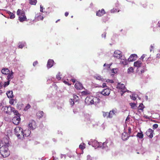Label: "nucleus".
Instances as JSON below:
<instances>
[{
    "label": "nucleus",
    "mask_w": 160,
    "mask_h": 160,
    "mask_svg": "<svg viewBox=\"0 0 160 160\" xmlns=\"http://www.w3.org/2000/svg\"><path fill=\"white\" fill-rule=\"evenodd\" d=\"M85 116H86V117H90V116L88 114V115H85Z\"/></svg>",
    "instance_id": "nucleus-57"
},
{
    "label": "nucleus",
    "mask_w": 160,
    "mask_h": 160,
    "mask_svg": "<svg viewBox=\"0 0 160 160\" xmlns=\"http://www.w3.org/2000/svg\"><path fill=\"white\" fill-rule=\"evenodd\" d=\"M144 108L145 106L143 103H140L138 107L137 108L138 111L139 112H143Z\"/></svg>",
    "instance_id": "nucleus-17"
},
{
    "label": "nucleus",
    "mask_w": 160,
    "mask_h": 160,
    "mask_svg": "<svg viewBox=\"0 0 160 160\" xmlns=\"http://www.w3.org/2000/svg\"><path fill=\"white\" fill-rule=\"evenodd\" d=\"M95 78L97 80H99L101 81H102L103 79L102 78L101 76H96Z\"/></svg>",
    "instance_id": "nucleus-38"
},
{
    "label": "nucleus",
    "mask_w": 160,
    "mask_h": 160,
    "mask_svg": "<svg viewBox=\"0 0 160 160\" xmlns=\"http://www.w3.org/2000/svg\"><path fill=\"white\" fill-rule=\"evenodd\" d=\"M130 106H131V108L133 109H136L137 108V106L134 103L131 102L129 103Z\"/></svg>",
    "instance_id": "nucleus-29"
},
{
    "label": "nucleus",
    "mask_w": 160,
    "mask_h": 160,
    "mask_svg": "<svg viewBox=\"0 0 160 160\" xmlns=\"http://www.w3.org/2000/svg\"><path fill=\"white\" fill-rule=\"evenodd\" d=\"M102 87L104 88L105 87H106V84L105 83H103L102 84Z\"/></svg>",
    "instance_id": "nucleus-50"
},
{
    "label": "nucleus",
    "mask_w": 160,
    "mask_h": 160,
    "mask_svg": "<svg viewBox=\"0 0 160 160\" xmlns=\"http://www.w3.org/2000/svg\"><path fill=\"white\" fill-rule=\"evenodd\" d=\"M17 14L19 16L18 19L20 22L27 21V18L25 14V12L22 10L18 9Z\"/></svg>",
    "instance_id": "nucleus-1"
},
{
    "label": "nucleus",
    "mask_w": 160,
    "mask_h": 160,
    "mask_svg": "<svg viewBox=\"0 0 160 160\" xmlns=\"http://www.w3.org/2000/svg\"><path fill=\"white\" fill-rule=\"evenodd\" d=\"M29 2L31 5H35L37 2V0H29Z\"/></svg>",
    "instance_id": "nucleus-30"
},
{
    "label": "nucleus",
    "mask_w": 160,
    "mask_h": 160,
    "mask_svg": "<svg viewBox=\"0 0 160 160\" xmlns=\"http://www.w3.org/2000/svg\"><path fill=\"white\" fill-rule=\"evenodd\" d=\"M158 27H160V22H158Z\"/></svg>",
    "instance_id": "nucleus-58"
},
{
    "label": "nucleus",
    "mask_w": 160,
    "mask_h": 160,
    "mask_svg": "<svg viewBox=\"0 0 160 160\" xmlns=\"http://www.w3.org/2000/svg\"><path fill=\"white\" fill-rule=\"evenodd\" d=\"M60 19H58L57 20L56 22V23H57L58 21H59Z\"/></svg>",
    "instance_id": "nucleus-59"
},
{
    "label": "nucleus",
    "mask_w": 160,
    "mask_h": 160,
    "mask_svg": "<svg viewBox=\"0 0 160 160\" xmlns=\"http://www.w3.org/2000/svg\"><path fill=\"white\" fill-rule=\"evenodd\" d=\"M82 94L83 95H87L90 94V92L88 91H84L82 92Z\"/></svg>",
    "instance_id": "nucleus-36"
},
{
    "label": "nucleus",
    "mask_w": 160,
    "mask_h": 160,
    "mask_svg": "<svg viewBox=\"0 0 160 160\" xmlns=\"http://www.w3.org/2000/svg\"><path fill=\"white\" fill-rule=\"evenodd\" d=\"M54 61L53 60L49 59L48 60L47 64V67L48 68H51L53 65Z\"/></svg>",
    "instance_id": "nucleus-21"
},
{
    "label": "nucleus",
    "mask_w": 160,
    "mask_h": 160,
    "mask_svg": "<svg viewBox=\"0 0 160 160\" xmlns=\"http://www.w3.org/2000/svg\"><path fill=\"white\" fill-rule=\"evenodd\" d=\"M38 114V116L40 118L43 116L44 113L42 111H39Z\"/></svg>",
    "instance_id": "nucleus-32"
},
{
    "label": "nucleus",
    "mask_w": 160,
    "mask_h": 160,
    "mask_svg": "<svg viewBox=\"0 0 160 160\" xmlns=\"http://www.w3.org/2000/svg\"><path fill=\"white\" fill-rule=\"evenodd\" d=\"M68 12H66L65 13V16L66 17H67L68 15Z\"/></svg>",
    "instance_id": "nucleus-51"
},
{
    "label": "nucleus",
    "mask_w": 160,
    "mask_h": 160,
    "mask_svg": "<svg viewBox=\"0 0 160 160\" xmlns=\"http://www.w3.org/2000/svg\"><path fill=\"white\" fill-rule=\"evenodd\" d=\"M117 88L120 90L121 96H122L123 94L125 92H129V91L126 89L125 85L123 83H118L117 84Z\"/></svg>",
    "instance_id": "nucleus-4"
},
{
    "label": "nucleus",
    "mask_w": 160,
    "mask_h": 160,
    "mask_svg": "<svg viewBox=\"0 0 160 160\" xmlns=\"http://www.w3.org/2000/svg\"><path fill=\"white\" fill-rule=\"evenodd\" d=\"M10 104H12L13 103V101H11L10 102Z\"/></svg>",
    "instance_id": "nucleus-56"
},
{
    "label": "nucleus",
    "mask_w": 160,
    "mask_h": 160,
    "mask_svg": "<svg viewBox=\"0 0 160 160\" xmlns=\"http://www.w3.org/2000/svg\"><path fill=\"white\" fill-rule=\"evenodd\" d=\"M111 64H106V63H105L103 65V67H106V69H108L110 68L111 66Z\"/></svg>",
    "instance_id": "nucleus-35"
},
{
    "label": "nucleus",
    "mask_w": 160,
    "mask_h": 160,
    "mask_svg": "<svg viewBox=\"0 0 160 160\" xmlns=\"http://www.w3.org/2000/svg\"><path fill=\"white\" fill-rule=\"evenodd\" d=\"M64 82L65 84H68V85H70L69 83L66 81H64Z\"/></svg>",
    "instance_id": "nucleus-54"
},
{
    "label": "nucleus",
    "mask_w": 160,
    "mask_h": 160,
    "mask_svg": "<svg viewBox=\"0 0 160 160\" xmlns=\"http://www.w3.org/2000/svg\"><path fill=\"white\" fill-rule=\"evenodd\" d=\"M1 125H0V126Z\"/></svg>",
    "instance_id": "nucleus-64"
},
{
    "label": "nucleus",
    "mask_w": 160,
    "mask_h": 160,
    "mask_svg": "<svg viewBox=\"0 0 160 160\" xmlns=\"http://www.w3.org/2000/svg\"><path fill=\"white\" fill-rule=\"evenodd\" d=\"M70 104L71 105L73 106L74 104V102L73 101V100L72 99H71L70 101Z\"/></svg>",
    "instance_id": "nucleus-43"
},
{
    "label": "nucleus",
    "mask_w": 160,
    "mask_h": 160,
    "mask_svg": "<svg viewBox=\"0 0 160 160\" xmlns=\"http://www.w3.org/2000/svg\"><path fill=\"white\" fill-rule=\"evenodd\" d=\"M143 66V64L139 61H137L135 62L134 63V66L137 67L138 68H140Z\"/></svg>",
    "instance_id": "nucleus-18"
},
{
    "label": "nucleus",
    "mask_w": 160,
    "mask_h": 160,
    "mask_svg": "<svg viewBox=\"0 0 160 160\" xmlns=\"http://www.w3.org/2000/svg\"><path fill=\"white\" fill-rule=\"evenodd\" d=\"M79 148L81 150H83L85 148V145L83 143H81L79 146Z\"/></svg>",
    "instance_id": "nucleus-31"
},
{
    "label": "nucleus",
    "mask_w": 160,
    "mask_h": 160,
    "mask_svg": "<svg viewBox=\"0 0 160 160\" xmlns=\"http://www.w3.org/2000/svg\"><path fill=\"white\" fill-rule=\"evenodd\" d=\"M144 55H143L141 57V58H142V59L143 58H144V57L143 56Z\"/></svg>",
    "instance_id": "nucleus-61"
},
{
    "label": "nucleus",
    "mask_w": 160,
    "mask_h": 160,
    "mask_svg": "<svg viewBox=\"0 0 160 160\" xmlns=\"http://www.w3.org/2000/svg\"><path fill=\"white\" fill-rule=\"evenodd\" d=\"M145 66L144 65L142 66V67L140 68H138L137 69V72L139 75H141L145 71Z\"/></svg>",
    "instance_id": "nucleus-12"
},
{
    "label": "nucleus",
    "mask_w": 160,
    "mask_h": 160,
    "mask_svg": "<svg viewBox=\"0 0 160 160\" xmlns=\"http://www.w3.org/2000/svg\"><path fill=\"white\" fill-rule=\"evenodd\" d=\"M113 56L115 57H116L118 58L121 59H122L121 58L122 57V55L121 52L119 50H117L114 51Z\"/></svg>",
    "instance_id": "nucleus-11"
},
{
    "label": "nucleus",
    "mask_w": 160,
    "mask_h": 160,
    "mask_svg": "<svg viewBox=\"0 0 160 160\" xmlns=\"http://www.w3.org/2000/svg\"><path fill=\"white\" fill-rule=\"evenodd\" d=\"M158 127V125L157 124H155L153 125V129H156Z\"/></svg>",
    "instance_id": "nucleus-42"
},
{
    "label": "nucleus",
    "mask_w": 160,
    "mask_h": 160,
    "mask_svg": "<svg viewBox=\"0 0 160 160\" xmlns=\"http://www.w3.org/2000/svg\"><path fill=\"white\" fill-rule=\"evenodd\" d=\"M21 118L19 116L14 117L12 119V122L15 125L18 124L20 122Z\"/></svg>",
    "instance_id": "nucleus-10"
},
{
    "label": "nucleus",
    "mask_w": 160,
    "mask_h": 160,
    "mask_svg": "<svg viewBox=\"0 0 160 160\" xmlns=\"http://www.w3.org/2000/svg\"><path fill=\"white\" fill-rule=\"evenodd\" d=\"M14 132L18 138L19 139H22V133L23 130L20 127H16L14 129Z\"/></svg>",
    "instance_id": "nucleus-3"
},
{
    "label": "nucleus",
    "mask_w": 160,
    "mask_h": 160,
    "mask_svg": "<svg viewBox=\"0 0 160 160\" xmlns=\"http://www.w3.org/2000/svg\"><path fill=\"white\" fill-rule=\"evenodd\" d=\"M112 72L115 73L114 72V69H112Z\"/></svg>",
    "instance_id": "nucleus-60"
},
{
    "label": "nucleus",
    "mask_w": 160,
    "mask_h": 160,
    "mask_svg": "<svg viewBox=\"0 0 160 160\" xmlns=\"http://www.w3.org/2000/svg\"><path fill=\"white\" fill-rule=\"evenodd\" d=\"M113 144V142L111 140L107 139L102 143V147L104 148L105 147L109 148L112 147Z\"/></svg>",
    "instance_id": "nucleus-5"
},
{
    "label": "nucleus",
    "mask_w": 160,
    "mask_h": 160,
    "mask_svg": "<svg viewBox=\"0 0 160 160\" xmlns=\"http://www.w3.org/2000/svg\"><path fill=\"white\" fill-rule=\"evenodd\" d=\"M31 131L28 129H26L24 131H23L22 133V139L24 137H27L29 136L31 133Z\"/></svg>",
    "instance_id": "nucleus-9"
},
{
    "label": "nucleus",
    "mask_w": 160,
    "mask_h": 160,
    "mask_svg": "<svg viewBox=\"0 0 160 160\" xmlns=\"http://www.w3.org/2000/svg\"><path fill=\"white\" fill-rule=\"evenodd\" d=\"M129 137L130 136L128 135V134L127 132H124L122 134V138L123 140L125 141L127 140Z\"/></svg>",
    "instance_id": "nucleus-20"
},
{
    "label": "nucleus",
    "mask_w": 160,
    "mask_h": 160,
    "mask_svg": "<svg viewBox=\"0 0 160 160\" xmlns=\"http://www.w3.org/2000/svg\"><path fill=\"white\" fill-rule=\"evenodd\" d=\"M105 13V12L104 9H102L101 10H99L96 13V15L99 17H101Z\"/></svg>",
    "instance_id": "nucleus-19"
},
{
    "label": "nucleus",
    "mask_w": 160,
    "mask_h": 160,
    "mask_svg": "<svg viewBox=\"0 0 160 160\" xmlns=\"http://www.w3.org/2000/svg\"><path fill=\"white\" fill-rule=\"evenodd\" d=\"M75 88L79 90H81L83 88V86L82 84L79 82H76L74 85Z\"/></svg>",
    "instance_id": "nucleus-16"
},
{
    "label": "nucleus",
    "mask_w": 160,
    "mask_h": 160,
    "mask_svg": "<svg viewBox=\"0 0 160 160\" xmlns=\"http://www.w3.org/2000/svg\"><path fill=\"white\" fill-rule=\"evenodd\" d=\"M10 81L9 80H8L7 81L5 82L3 85V87L5 88L9 84Z\"/></svg>",
    "instance_id": "nucleus-33"
},
{
    "label": "nucleus",
    "mask_w": 160,
    "mask_h": 160,
    "mask_svg": "<svg viewBox=\"0 0 160 160\" xmlns=\"http://www.w3.org/2000/svg\"><path fill=\"white\" fill-rule=\"evenodd\" d=\"M0 153L3 158L7 157L9 155L8 148L6 146H3L0 148Z\"/></svg>",
    "instance_id": "nucleus-2"
},
{
    "label": "nucleus",
    "mask_w": 160,
    "mask_h": 160,
    "mask_svg": "<svg viewBox=\"0 0 160 160\" xmlns=\"http://www.w3.org/2000/svg\"><path fill=\"white\" fill-rule=\"evenodd\" d=\"M13 72L11 71V73H9L8 74V76H7V79L8 80H10L12 79L13 78Z\"/></svg>",
    "instance_id": "nucleus-23"
},
{
    "label": "nucleus",
    "mask_w": 160,
    "mask_h": 160,
    "mask_svg": "<svg viewBox=\"0 0 160 160\" xmlns=\"http://www.w3.org/2000/svg\"><path fill=\"white\" fill-rule=\"evenodd\" d=\"M154 130L149 128L148 129L146 132V135L149 138H152L153 137V135L154 134Z\"/></svg>",
    "instance_id": "nucleus-8"
},
{
    "label": "nucleus",
    "mask_w": 160,
    "mask_h": 160,
    "mask_svg": "<svg viewBox=\"0 0 160 160\" xmlns=\"http://www.w3.org/2000/svg\"><path fill=\"white\" fill-rule=\"evenodd\" d=\"M56 78L58 80H60L61 79V78L60 77L59 74L56 75Z\"/></svg>",
    "instance_id": "nucleus-46"
},
{
    "label": "nucleus",
    "mask_w": 160,
    "mask_h": 160,
    "mask_svg": "<svg viewBox=\"0 0 160 160\" xmlns=\"http://www.w3.org/2000/svg\"><path fill=\"white\" fill-rule=\"evenodd\" d=\"M12 107H9L7 106H6L4 107V111L6 112V113L10 114V111L11 112V109Z\"/></svg>",
    "instance_id": "nucleus-22"
},
{
    "label": "nucleus",
    "mask_w": 160,
    "mask_h": 160,
    "mask_svg": "<svg viewBox=\"0 0 160 160\" xmlns=\"http://www.w3.org/2000/svg\"><path fill=\"white\" fill-rule=\"evenodd\" d=\"M128 72H133V69L132 67H131L129 68L128 70Z\"/></svg>",
    "instance_id": "nucleus-37"
},
{
    "label": "nucleus",
    "mask_w": 160,
    "mask_h": 160,
    "mask_svg": "<svg viewBox=\"0 0 160 160\" xmlns=\"http://www.w3.org/2000/svg\"><path fill=\"white\" fill-rule=\"evenodd\" d=\"M107 82H110L111 83H112L113 82L112 80L108 79L107 80Z\"/></svg>",
    "instance_id": "nucleus-49"
},
{
    "label": "nucleus",
    "mask_w": 160,
    "mask_h": 160,
    "mask_svg": "<svg viewBox=\"0 0 160 160\" xmlns=\"http://www.w3.org/2000/svg\"><path fill=\"white\" fill-rule=\"evenodd\" d=\"M122 31V29L121 30V31Z\"/></svg>",
    "instance_id": "nucleus-63"
},
{
    "label": "nucleus",
    "mask_w": 160,
    "mask_h": 160,
    "mask_svg": "<svg viewBox=\"0 0 160 160\" xmlns=\"http://www.w3.org/2000/svg\"><path fill=\"white\" fill-rule=\"evenodd\" d=\"M40 18L42 20L43 19V17H42L41 16H39Z\"/></svg>",
    "instance_id": "nucleus-55"
},
{
    "label": "nucleus",
    "mask_w": 160,
    "mask_h": 160,
    "mask_svg": "<svg viewBox=\"0 0 160 160\" xmlns=\"http://www.w3.org/2000/svg\"><path fill=\"white\" fill-rule=\"evenodd\" d=\"M137 58V56L136 54H131L128 59V60L130 62H132L135 61Z\"/></svg>",
    "instance_id": "nucleus-14"
},
{
    "label": "nucleus",
    "mask_w": 160,
    "mask_h": 160,
    "mask_svg": "<svg viewBox=\"0 0 160 160\" xmlns=\"http://www.w3.org/2000/svg\"><path fill=\"white\" fill-rule=\"evenodd\" d=\"M28 126L31 129L33 130L37 128L36 122L34 120H31L28 124Z\"/></svg>",
    "instance_id": "nucleus-6"
},
{
    "label": "nucleus",
    "mask_w": 160,
    "mask_h": 160,
    "mask_svg": "<svg viewBox=\"0 0 160 160\" xmlns=\"http://www.w3.org/2000/svg\"><path fill=\"white\" fill-rule=\"evenodd\" d=\"M38 64V62L37 61H36L33 62V65L34 66H36Z\"/></svg>",
    "instance_id": "nucleus-45"
},
{
    "label": "nucleus",
    "mask_w": 160,
    "mask_h": 160,
    "mask_svg": "<svg viewBox=\"0 0 160 160\" xmlns=\"http://www.w3.org/2000/svg\"><path fill=\"white\" fill-rule=\"evenodd\" d=\"M117 112L116 109H113L109 112V118H112L113 115Z\"/></svg>",
    "instance_id": "nucleus-15"
},
{
    "label": "nucleus",
    "mask_w": 160,
    "mask_h": 160,
    "mask_svg": "<svg viewBox=\"0 0 160 160\" xmlns=\"http://www.w3.org/2000/svg\"><path fill=\"white\" fill-rule=\"evenodd\" d=\"M6 94L9 98H11L13 97V92L12 91H9L7 92Z\"/></svg>",
    "instance_id": "nucleus-25"
},
{
    "label": "nucleus",
    "mask_w": 160,
    "mask_h": 160,
    "mask_svg": "<svg viewBox=\"0 0 160 160\" xmlns=\"http://www.w3.org/2000/svg\"><path fill=\"white\" fill-rule=\"evenodd\" d=\"M31 107V106L28 104H27V106L24 108V110L25 111L27 110Z\"/></svg>",
    "instance_id": "nucleus-40"
},
{
    "label": "nucleus",
    "mask_w": 160,
    "mask_h": 160,
    "mask_svg": "<svg viewBox=\"0 0 160 160\" xmlns=\"http://www.w3.org/2000/svg\"><path fill=\"white\" fill-rule=\"evenodd\" d=\"M102 115L104 117L109 118V112H102Z\"/></svg>",
    "instance_id": "nucleus-28"
},
{
    "label": "nucleus",
    "mask_w": 160,
    "mask_h": 160,
    "mask_svg": "<svg viewBox=\"0 0 160 160\" xmlns=\"http://www.w3.org/2000/svg\"><path fill=\"white\" fill-rule=\"evenodd\" d=\"M24 46V45L23 44L20 43L19 45L18 46V48H22Z\"/></svg>",
    "instance_id": "nucleus-41"
},
{
    "label": "nucleus",
    "mask_w": 160,
    "mask_h": 160,
    "mask_svg": "<svg viewBox=\"0 0 160 160\" xmlns=\"http://www.w3.org/2000/svg\"><path fill=\"white\" fill-rule=\"evenodd\" d=\"M110 91L109 88L103 89L101 92V93L105 96H108L110 93Z\"/></svg>",
    "instance_id": "nucleus-13"
},
{
    "label": "nucleus",
    "mask_w": 160,
    "mask_h": 160,
    "mask_svg": "<svg viewBox=\"0 0 160 160\" xmlns=\"http://www.w3.org/2000/svg\"><path fill=\"white\" fill-rule=\"evenodd\" d=\"M73 97L74 99H77L76 101L77 100V98H78V97L76 95H73Z\"/></svg>",
    "instance_id": "nucleus-47"
},
{
    "label": "nucleus",
    "mask_w": 160,
    "mask_h": 160,
    "mask_svg": "<svg viewBox=\"0 0 160 160\" xmlns=\"http://www.w3.org/2000/svg\"><path fill=\"white\" fill-rule=\"evenodd\" d=\"M40 11L41 12H43V8H42V7L41 5V6H40Z\"/></svg>",
    "instance_id": "nucleus-52"
},
{
    "label": "nucleus",
    "mask_w": 160,
    "mask_h": 160,
    "mask_svg": "<svg viewBox=\"0 0 160 160\" xmlns=\"http://www.w3.org/2000/svg\"><path fill=\"white\" fill-rule=\"evenodd\" d=\"M104 38H105V37H106V35H105H105H104Z\"/></svg>",
    "instance_id": "nucleus-62"
},
{
    "label": "nucleus",
    "mask_w": 160,
    "mask_h": 160,
    "mask_svg": "<svg viewBox=\"0 0 160 160\" xmlns=\"http://www.w3.org/2000/svg\"><path fill=\"white\" fill-rule=\"evenodd\" d=\"M71 81L72 82H73V83L75 82V79H71Z\"/></svg>",
    "instance_id": "nucleus-53"
},
{
    "label": "nucleus",
    "mask_w": 160,
    "mask_h": 160,
    "mask_svg": "<svg viewBox=\"0 0 160 160\" xmlns=\"http://www.w3.org/2000/svg\"><path fill=\"white\" fill-rule=\"evenodd\" d=\"M85 102L88 105L94 104L93 98L92 97H87L85 98Z\"/></svg>",
    "instance_id": "nucleus-7"
},
{
    "label": "nucleus",
    "mask_w": 160,
    "mask_h": 160,
    "mask_svg": "<svg viewBox=\"0 0 160 160\" xmlns=\"http://www.w3.org/2000/svg\"><path fill=\"white\" fill-rule=\"evenodd\" d=\"M123 61H121V62L124 65H126L127 64V60L126 59H122Z\"/></svg>",
    "instance_id": "nucleus-39"
},
{
    "label": "nucleus",
    "mask_w": 160,
    "mask_h": 160,
    "mask_svg": "<svg viewBox=\"0 0 160 160\" xmlns=\"http://www.w3.org/2000/svg\"><path fill=\"white\" fill-rule=\"evenodd\" d=\"M128 132L129 134H130L131 132L132 129L130 127H128Z\"/></svg>",
    "instance_id": "nucleus-44"
},
{
    "label": "nucleus",
    "mask_w": 160,
    "mask_h": 160,
    "mask_svg": "<svg viewBox=\"0 0 160 160\" xmlns=\"http://www.w3.org/2000/svg\"><path fill=\"white\" fill-rule=\"evenodd\" d=\"M11 112H13V113L15 115L17 116H19L18 115H19V113H18V111L15 110V109L12 107V108L11 109Z\"/></svg>",
    "instance_id": "nucleus-26"
},
{
    "label": "nucleus",
    "mask_w": 160,
    "mask_h": 160,
    "mask_svg": "<svg viewBox=\"0 0 160 160\" xmlns=\"http://www.w3.org/2000/svg\"><path fill=\"white\" fill-rule=\"evenodd\" d=\"M9 15L11 19H13L15 17L14 14L11 12H9Z\"/></svg>",
    "instance_id": "nucleus-34"
},
{
    "label": "nucleus",
    "mask_w": 160,
    "mask_h": 160,
    "mask_svg": "<svg viewBox=\"0 0 160 160\" xmlns=\"http://www.w3.org/2000/svg\"><path fill=\"white\" fill-rule=\"evenodd\" d=\"M136 136L139 138L140 139H142L143 137V135L142 132H138Z\"/></svg>",
    "instance_id": "nucleus-27"
},
{
    "label": "nucleus",
    "mask_w": 160,
    "mask_h": 160,
    "mask_svg": "<svg viewBox=\"0 0 160 160\" xmlns=\"http://www.w3.org/2000/svg\"><path fill=\"white\" fill-rule=\"evenodd\" d=\"M131 98L134 100H135L136 99V98L133 96H132L131 97Z\"/></svg>",
    "instance_id": "nucleus-48"
},
{
    "label": "nucleus",
    "mask_w": 160,
    "mask_h": 160,
    "mask_svg": "<svg viewBox=\"0 0 160 160\" xmlns=\"http://www.w3.org/2000/svg\"><path fill=\"white\" fill-rule=\"evenodd\" d=\"M1 72L3 74L7 75L10 72V71L7 68H3L2 69Z\"/></svg>",
    "instance_id": "nucleus-24"
}]
</instances>
